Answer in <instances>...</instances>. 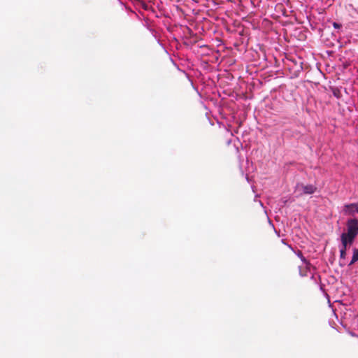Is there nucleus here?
Returning a JSON list of instances; mask_svg holds the SVG:
<instances>
[{
	"mask_svg": "<svg viewBox=\"0 0 358 358\" xmlns=\"http://www.w3.org/2000/svg\"><path fill=\"white\" fill-rule=\"evenodd\" d=\"M347 232L341 234L356 237L358 234V220L357 219H350L347 221Z\"/></svg>",
	"mask_w": 358,
	"mask_h": 358,
	"instance_id": "1",
	"label": "nucleus"
},
{
	"mask_svg": "<svg viewBox=\"0 0 358 358\" xmlns=\"http://www.w3.org/2000/svg\"><path fill=\"white\" fill-rule=\"evenodd\" d=\"M343 211L346 215L353 216L355 213L358 214V203L344 205Z\"/></svg>",
	"mask_w": 358,
	"mask_h": 358,
	"instance_id": "2",
	"label": "nucleus"
},
{
	"mask_svg": "<svg viewBox=\"0 0 358 358\" xmlns=\"http://www.w3.org/2000/svg\"><path fill=\"white\" fill-rule=\"evenodd\" d=\"M355 238L356 237L350 236H347V235H345V234H341V241H343L344 242H345L350 246H351L352 245Z\"/></svg>",
	"mask_w": 358,
	"mask_h": 358,
	"instance_id": "3",
	"label": "nucleus"
},
{
	"mask_svg": "<svg viewBox=\"0 0 358 358\" xmlns=\"http://www.w3.org/2000/svg\"><path fill=\"white\" fill-rule=\"evenodd\" d=\"M316 190V187L313 185H308L303 187V191L304 194H313Z\"/></svg>",
	"mask_w": 358,
	"mask_h": 358,
	"instance_id": "4",
	"label": "nucleus"
},
{
	"mask_svg": "<svg viewBox=\"0 0 358 358\" xmlns=\"http://www.w3.org/2000/svg\"><path fill=\"white\" fill-rule=\"evenodd\" d=\"M358 261V249H353V255L351 262L349 264V266L354 264L356 262Z\"/></svg>",
	"mask_w": 358,
	"mask_h": 358,
	"instance_id": "5",
	"label": "nucleus"
},
{
	"mask_svg": "<svg viewBox=\"0 0 358 358\" xmlns=\"http://www.w3.org/2000/svg\"><path fill=\"white\" fill-rule=\"evenodd\" d=\"M331 90L332 92V94L333 95L336 97L337 99H340L342 96L341 94V92L340 90V89H338V87H331Z\"/></svg>",
	"mask_w": 358,
	"mask_h": 358,
	"instance_id": "6",
	"label": "nucleus"
},
{
	"mask_svg": "<svg viewBox=\"0 0 358 358\" xmlns=\"http://www.w3.org/2000/svg\"><path fill=\"white\" fill-rule=\"evenodd\" d=\"M341 241V250H346L350 247L349 245H348L345 242H344L343 241Z\"/></svg>",
	"mask_w": 358,
	"mask_h": 358,
	"instance_id": "7",
	"label": "nucleus"
},
{
	"mask_svg": "<svg viewBox=\"0 0 358 358\" xmlns=\"http://www.w3.org/2000/svg\"><path fill=\"white\" fill-rule=\"evenodd\" d=\"M346 250H340V258L341 259H345L346 257Z\"/></svg>",
	"mask_w": 358,
	"mask_h": 358,
	"instance_id": "8",
	"label": "nucleus"
},
{
	"mask_svg": "<svg viewBox=\"0 0 358 358\" xmlns=\"http://www.w3.org/2000/svg\"><path fill=\"white\" fill-rule=\"evenodd\" d=\"M332 25L335 29H340L342 27L341 24L336 22H334Z\"/></svg>",
	"mask_w": 358,
	"mask_h": 358,
	"instance_id": "9",
	"label": "nucleus"
},
{
	"mask_svg": "<svg viewBox=\"0 0 358 358\" xmlns=\"http://www.w3.org/2000/svg\"><path fill=\"white\" fill-rule=\"evenodd\" d=\"M301 259L305 261V259L303 258V256L301 254Z\"/></svg>",
	"mask_w": 358,
	"mask_h": 358,
	"instance_id": "10",
	"label": "nucleus"
}]
</instances>
